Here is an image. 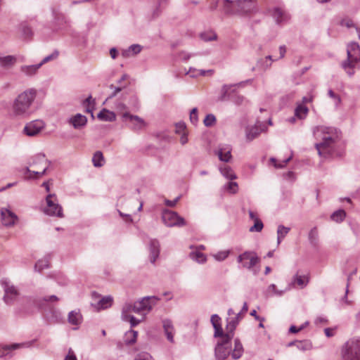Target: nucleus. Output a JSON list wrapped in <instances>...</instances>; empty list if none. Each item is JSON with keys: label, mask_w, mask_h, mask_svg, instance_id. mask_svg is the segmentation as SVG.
Returning a JSON list of instances; mask_svg holds the SVG:
<instances>
[{"label": "nucleus", "mask_w": 360, "mask_h": 360, "mask_svg": "<svg viewBox=\"0 0 360 360\" xmlns=\"http://www.w3.org/2000/svg\"><path fill=\"white\" fill-rule=\"evenodd\" d=\"M313 135L316 140L315 148L319 155L325 158L332 155L338 139L337 129L330 127L317 126L313 129Z\"/></svg>", "instance_id": "f257e3e1"}, {"label": "nucleus", "mask_w": 360, "mask_h": 360, "mask_svg": "<svg viewBox=\"0 0 360 360\" xmlns=\"http://www.w3.org/2000/svg\"><path fill=\"white\" fill-rule=\"evenodd\" d=\"M37 95V91L34 88L27 89L19 94L12 105L13 114L22 118L30 116L32 112V107Z\"/></svg>", "instance_id": "f03ea898"}, {"label": "nucleus", "mask_w": 360, "mask_h": 360, "mask_svg": "<svg viewBox=\"0 0 360 360\" xmlns=\"http://www.w3.org/2000/svg\"><path fill=\"white\" fill-rule=\"evenodd\" d=\"M232 339L221 340L218 341L214 348V356L217 360H225L229 355H231L233 359H239L243 354V346L239 340H234V348L231 349Z\"/></svg>", "instance_id": "7ed1b4c3"}, {"label": "nucleus", "mask_w": 360, "mask_h": 360, "mask_svg": "<svg viewBox=\"0 0 360 360\" xmlns=\"http://www.w3.org/2000/svg\"><path fill=\"white\" fill-rule=\"evenodd\" d=\"M159 300L160 298L156 296H146L134 303L126 302L122 307V311L124 316H127V313H135L145 317Z\"/></svg>", "instance_id": "20e7f679"}, {"label": "nucleus", "mask_w": 360, "mask_h": 360, "mask_svg": "<svg viewBox=\"0 0 360 360\" xmlns=\"http://www.w3.org/2000/svg\"><path fill=\"white\" fill-rule=\"evenodd\" d=\"M29 165L31 167H35L38 170L42 169V171H31L29 167H26L24 172L25 177L26 179H33L34 175L36 178H39L45 174L50 165V162L48 161L44 154L40 153L33 156Z\"/></svg>", "instance_id": "39448f33"}, {"label": "nucleus", "mask_w": 360, "mask_h": 360, "mask_svg": "<svg viewBox=\"0 0 360 360\" xmlns=\"http://www.w3.org/2000/svg\"><path fill=\"white\" fill-rule=\"evenodd\" d=\"M342 360H360V338L348 340L342 347Z\"/></svg>", "instance_id": "423d86ee"}, {"label": "nucleus", "mask_w": 360, "mask_h": 360, "mask_svg": "<svg viewBox=\"0 0 360 360\" xmlns=\"http://www.w3.org/2000/svg\"><path fill=\"white\" fill-rule=\"evenodd\" d=\"M259 261V257L257 256V253L253 251H245L239 255L237 257V262L241 264L242 267L252 270L254 275H257L259 272V269H255V266Z\"/></svg>", "instance_id": "0eeeda50"}, {"label": "nucleus", "mask_w": 360, "mask_h": 360, "mask_svg": "<svg viewBox=\"0 0 360 360\" xmlns=\"http://www.w3.org/2000/svg\"><path fill=\"white\" fill-rule=\"evenodd\" d=\"M1 284L4 291V301L6 304H13L20 295L18 289L8 278H3Z\"/></svg>", "instance_id": "6e6552de"}, {"label": "nucleus", "mask_w": 360, "mask_h": 360, "mask_svg": "<svg viewBox=\"0 0 360 360\" xmlns=\"http://www.w3.org/2000/svg\"><path fill=\"white\" fill-rule=\"evenodd\" d=\"M46 206L44 209V212L49 216L59 218L63 217L62 207L58 203L56 197L54 194H49L46 198Z\"/></svg>", "instance_id": "1a4fd4ad"}, {"label": "nucleus", "mask_w": 360, "mask_h": 360, "mask_svg": "<svg viewBox=\"0 0 360 360\" xmlns=\"http://www.w3.org/2000/svg\"><path fill=\"white\" fill-rule=\"evenodd\" d=\"M347 60L342 63V67L346 70L352 68L360 60V47L358 43L351 42L347 46Z\"/></svg>", "instance_id": "9d476101"}, {"label": "nucleus", "mask_w": 360, "mask_h": 360, "mask_svg": "<svg viewBox=\"0 0 360 360\" xmlns=\"http://www.w3.org/2000/svg\"><path fill=\"white\" fill-rule=\"evenodd\" d=\"M237 14L247 15L258 11L257 0H236Z\"/></svg>", "instance_id": "9b49d317"}, {"label": "nucleus", "mask_w": 360, "mask_h": 360, "mask_svg": "<svg viewBox=\"0 0 360 360\" xmlns=\"http://www.w3.org/2000/svg\"><path fill=\"white\" fill-rule=\"evenodd\" d=\"M162 219L163 223L168 227L183 226L186 224L184 218L176 212L167 210L162 212Z\"/></svg>", "instance_id": "f8f14e48"}, {"label": "nucleus", "mask_w": 360, "mask_h": 360, "mask_svg": "<svg viewBox=\"0 0 360 360\" xmlns=\"http://www.w3.org/2000/svg\"><path fill=\"white\" fill-rule=\"evenodd\" d=\"M122 118L124 121L129 122L130 127L133 131L142 130L146 126V123L141 117L131 115L129 112H124L122 115Z\"/></svg>", "instance_id": "ddd939ff"}, {"label": "nucleus", "mask_w": 360, "mask_h": 360, "mask_svg": "<svg viewBox=\"0 0 360 360\" xmlns=\"http://www.w3.org/2000/svg\"><path fill=\"white\" fill-rule=\"evenodd\" d=\"M238 84V85H239ZM236 84L234 85H227L225 84L221 88V95L220 97L221 101H226V100H231L233 101L236 105H240L243 103L244 97L240 95L235 94L233 96H231L230 90L232 87L235 86Z\"/></svg>", "instance_id": "4468645a"}, {"label": "nucleus", "mask_w": 360, "mask_h": 360, "mask_svg": "<svg viewBox=\"0 0 360 360\" xmlns=\"http://www.w3.org/2000/svg\"><path fill=\"white\" fill-rule=\"evenodd\" d=\"M0 214L2 224L6 227L13 226L18 219V216L8 208H1Z\"/></svg>", "instance_id": "2eb2a0df"}, {"label": "nucleus", "mask_w": 360, "mask_h": 360, "mask_svg": "<svg viewBox=\"0 0 360 360\" xmlns=\"http://www.w3.org/2000/svg\"><path fill=\"white\" fill-rule=\"evenodd\" d=\"M44 127V123L42 120H36L27 123L24 127V133L29 136L37 135Z\"/></svg>", "instance_id": "dca6fc26"}, {"label": "nucleus", "mask_w": 360, "mask_h": 360, "mask_svg": "<svg viewBox=\"0 0 360 360\" xmlns=\"http://www.w3.org/2000/svg\"><path fill=\"white\" fill-rule=\"evenodd\" d=\"M267 12L274 19L276 23L278 25L286 22L290 18L289 15L279 7L269 8Z\"/></svg>", "instance_id": "f3484780"}, {"label": "nucleus", "mask_w": 360, "mask_h": 360, "mask_svg": "<svg viewBox=\"0 0 360 360\" xmlns=\"http://www.w3.org/2000/svg\"><path fill=\"white\" fill-rule=\"evenodd\" d=\"M32 345L31 342H22V343H14L11 345H6L0 349V358H11L12 356L10 354L11 350L18 349L20 348H27Z\"/></svg>", "instance_id": "a211bd4d"}, {"label": "nucleus", "mask_w": 360, "mask_h": 360, "mask_svg": "<svg viewBox=\"0 0 360 360\" xmlns=\"http://www.w3.org/2000/svg\"><path fill=\"white\" fill-rule=\"evenodd\" d=\"M265 131V127L263 124L257 122L255 125L246 128L245 134L248 141H251L257 138L262 131Z\"/></svg>", "instance_id": "6ab92c4d"}, {"label": "nucleus", "mask_w": 360, "mask_h": 360, "mask_svg": "<svg viewBox=\"0 0 360 360\" xmlns=\"http://www.w3.org/2000/svg\"><path fill=\"white\" fill-rule=\"evenodd\" d=\"M149 259L152 264H154L159 257L160 252V243L157 239H150L148 244Z\"/></svg>", "instance_id": "aec40b11"}, {"label": "nucleus", "mask_w": 360, "mask_h": 360, "mask_svg": "<svg viewBox=\"0 0 360 360\" xmlns=\"http://www.w3.org/2000/svg\"><path fill=\"white\" fill-rule=\"evenodd\" d=\"M162 328L167 340L173 343L174 342V335L175 334V329L172 321L169 319L162 320Z\"/></svg>", "instance_id": "412c9836"}, {"label": "nucleus", "mask_w": 360, "mask_h": 360, "mask_svg": "<svg viewBox=\"0 0 360 360\" xmlns=\"http://www.w3.org/2000/svg\"><path fill=\"white\" fill-rule=\"evenodd\" d=\"M68 122L72 124L75 129H80L86 124L87 118L86 116L77 113L70 117Z\"/></svg>", "instance_id": "4be33fe9"}, {"label": "nucleus", "mask_w": 360, "mask_h": 360, "mask_svg": "<svg viewBox=\"0 0 360 360\" xmlns=\"http://www.w3.org/2000/svg\"><path fill=\"white\" fill-rule=\"evenodd\" d=\"M216 154L221 161L228 162L232 158L231 148L230 146L219 147Z\"/></svg>", "instance_id": "5701e85b"}, {"label": "nucleus", "mask_w": 360, "mask_h": 360, "mask_svg": "<svg viewBox=\"0 0 360 360\" xmlns=\"http://www.w3.org/2000/svg\"><path fill=\"white\" fill-rule=\"evenodd\" d=\"M113 302V299L111 296H105L99 299L96 303H92L91 305L97 310L105 309L109 308Z\"/></svg>", "instance_id": "b1692460"}, {"label": "nucleus", "mask_w": 360, "mask_h": 360, "mask_svg": "<svg viewBox=\"0 0 360 360\" xmlns=\"http://www.w3.org/2000/svg\"><path fill=\"white\" fill-rule=\"evenodd\" d=\"M238 318H228L226 319V330H227V334L226 335L228 339H233L234 336V331L239 323V321L237 320Z\"/></svg>", "instance_id": "393cba45"}, {"label": "nucleus", "mask_w": 360, "mask_h": 360, "mask_svg": "<svg viewBox=\"0 0 360 360\" xmlns=\"http://www.w3.org/2000/svg\"><path fill=\"white\" fill-rule=\"evenodd\" d=\"M41 67V64L39 63L31 65H22L20 67V72L27 76L31 77L34 75Z\"/></svg>", "instance_id": "a878e982"}, {"label": "nucleus", "mask_w": 360, "mask_h": 360, "mask_svg": "<svg viewBox=\"0 0 360 360\" xmlns=\"http://www.w3.org/2000/svg\"><path fill=\"white\" fill-rule=\"evenodd\" d=\"M98 118L102 121L112 122L116 119L115 114L107 109H103L97 115Z\"/></svg>", "instance_id": "bb28decb"}, {"label": "nucleus", "mask_w": 360, "mask_h": 360, "mask_svg": "<svg viewBox=\"0 0 360 360\" xmlns=\"http://www.w3.org/2000/svg\"><path fill=\"white\" fill-rule=\"evenodd\" d=\"M82 316L79 311L73 310L68 314V322L75 326H77L82 323Z\"/></svg>", "instance_id": "cd10ccee"}, {"label": "nucleus", "mask_w": 360, "mask_h": 360, "mask_svg": "<svg viewBox=\"0 0 360 360\" xmlns=\"http://www.w3.org/2000/svg\"><path fill=\"white\" fill-rule=\"evenodd\" d=\"M121 318L122 320L126 322H129L131 327H135L137 326L139 323H141L142 321L144 320L145 317L141 316V319H138L135 318L131 314L127 313V316H124L123 312L122 311L121 314Z\"/></svg>", "instance_id": "c85d7f7f"}, {"label": "nucleus", "mask_w": 360, "mask_h": 360, "mask_svg": "<svg viewBox=\"0 0 360 360\" xmlns=\"http://www.w3.org/2000/svg\"><path fill=\"white\" fill-rule=\"evenodd\" d=\"M16 61L17 59L13 56H0V65L5 68H11Z\"/></svg>", "instance_id": "c756f323"}, {"label": "nucleus", "mask_w": 360, "mask_h": 360, "mask_svg": "<svg viewBox=\"0 0 360 360\" xmlns=\"http://www.w3.org/2000/svg\"><path fill=\"white\" fill-rule=\"evenodd\" d=\"M309 112L308 108L303 104H297L295 110V116L300 119L304 120Z\"/></svg>", "instance_id": "7c9ffc66"}, {"label": "nucleus", "mask_w": 360, "mask_h": 360, "mask_svg": "<svg viewBox=\"0 0 360 360\" xmlns=\"http://www.w3.org/2000/svg\"><path fill=\"white\" fill-rule=\"evenodd\" d=\"M141 51V46L139 44H133L131 45L128 49L124 50L122 53V56L124 58H128L137 53H140Z\"/></svg>", "instance_id": "2f4dec72"}, {"label": "nucleus", "mask_w": 360, "mask_h": 360, "mask_svg": "<svg viewBox=\"0 0 360 360\" xmlns=\"http://www.w3.org/2000/svg\"><path fill=\"white\" fill-rule=\"evenodd\" d=\"M235 1L224 0V10L226 14H237Z\"/></svg>", "instance_id": "473e14b6"}, {"label": "nucleus", "mask_w": 360, "mask_h": 360, "mask_svg": "<svg viewBox=\"0 0 360 360\" xmlns=\"http://www.w3.org/2000/svg\"><path fill=\"white\" fill-rule=\"evenodd\" d=\"M292 283H297L301 288H304L309 283V277L307 276H300L295 274L292 281Z\"/></svg>", "instance_id": "72a5a7b5"}, {"label": "nucleus", "mask_w": 360, "mask_h": 360, "mask_svg": "<svg viewBox=\"0 0 360 360\" xmlns=\"http://www.w3.org/2000/svg\"><path fill=\"white\" fill-rule=\"evenodd\" d=\"M290 229L289 227L284 226L283 225H279L277 229V243L279 245L282 240L289 233Z\"/></svg>", "instance_id": "f704fd0d"}, {"label": "nucleus", "mask_w": 360, "mask_h": 360, "mask_svg": "<svg viewBox=\"0 0 360 360\" xmlns=\"http://www.w3.org/2000/svg\"><path fill=\"white\" fill-rule=\"evenodd\" d=\"M190 257L199 264H204L207 261V257L205 254L199 251H194L190 253Z\"/></svg>", "instance_id": "c9c22d12"}, {"label": "nucleus", "mask_w": 360, "mask_h": 360, "mask_svg": "<svg viewBox=\"0 0 360 360\" xmlns=\"http://www.w3.org/2000/svg\"><path fill=\"white\" fill-rule=\"evenodd\" d=\"M92 162L94 167H101L104 164V157L101 151H96L92 158Z\"/></svg>", "instance_id": "e433bc0d"}, {"label": "nucleus", "mask_w": 360, "mask_h": 360, "mask_svg": "<svg viewBox=\"0 0 360 360\" xmlns=\"http://www.w3.org/2000/svg\"><path fill=\"white\" fill-rule=\"evenodd\" d=\"M219 171L221 174L228 179H236V175L233 172L232 169L229 166H224L219 168Z\"/></svg>", "instance_id": "4c0bfd02"}, {"label": "nucleus", "mask_w": 360, "mask_h": 360, "mask_svg": "<svg viewBox=\"0 0 360 360\" xmlns=\"http://www.w3.org/2000/svg\"><path fill=\"white\" fill-rule=\"evenodd\" d=\"M212 70H197L193 68H190L188 71L186 72L187 75H190L191 77H195L198 75L205 76L206 73L212 74Z\"/></svg>", "instance_id": "58836bf2"}, {"label": "nucleus", "mask_w": 360, "mask_h": 360, "mask_svg": "<svg viewBox=\"0 0 360 360\" xmlns=\"http://www.w3.org/2000/svg\"><path fill=\"white\" fill-rule=\"evenodd\" d=\"M308 238L311 245H316L317 244L319 240V231L317 227L314 226L310 230Z\"/></svg>", "instance_id": "ea45409f"}, {"label": "nucleus", "mask_w": 360, "mask_h": 360, "mask_svg": "<svg viewBox=\"0 0 360 360\" xmlns=\"http://www.w3.org/2000/svg\"><path fill=\"white\" fill-rule=\"evenodd\" d=\"M200 39L204 41H210L217 39V34L212 30L202 32Z\"/></svg>", "instance_id": "a19ab883"}, {"label": "nucleus", "mask_w": 360, "mask_h": 360, "mask_svg": "<svg viewBox=\"0 0 360 360\" xmlns=\"http://www.w3.org/2000/svg\"><path fill=\"white\" fill-rule=\"evenodd\" d=\"M49 266V262L47 258H44L43 259H39L37 262L34 266V269L36 271L40 272L44 269L48 268Z\"/></svg>", "instance_id": "79ce46f5"}, {"label": "nucleus", "mask_w": 360, "mask_h": 360, "mask_svg": "<svg viewBox=\"0 0 360 360\" xmlns=\"http://www.w3.org/2000/svg\"><path fill=\"white\" fill-rule=\"evenodd\" d=\"M346 213L344 210H340L338 211L334 212L331 215V219L337 221V222H341L344 220L345 218Z\"/></svg>", "instance_id": "37998d69"}, {"label": "nucleus", "mask_w": 360, "mask_h": 360, "mask_svg": "<svg viewBox=\"0 0 360 360\" xmlns=\"http://www.w3.org/2000/svg\"><path fill=\"white\" fill-rule=\"evenodd\" d=\"M20 30L25 38H30L33 34L31 27L25 22L20 25Z\"/></svg>", "instance_id": "c03bdc74"}, {"label": "nucleus", "mask_w": 360, "mask_h": 360, "mask_svg": "<svg viewBox=\"0 0 360 360\" xmlns=\"http://www.w3.org/2000/svg\"><path fill=\"white\" fill-rule=\"evenodd\" d=\"M213 328L214 329V338H221V340H226V335L227 334V330L226 331V333H224L223 330V328L221 327V325L217 326H216V325H214V326Z\"/></svg>", "instance_id": "a18cd8bd"}, {"label": "nucleus", "mask_w": 360, "mask_h": 360, "mask_svg": "<svg viewBox=\"0 0 360 360\" xmlns=\"http://www.w3.org/2000/svg\"><path fill=\"white\" fill-rule=\"evenodd\" d=\"M229 254L230 250H222L212 255V257L215 260L218 262H222L229 257Z\"/></svg>", "instance_id": "49530a36"}, {"label": "nucleus", "mask_w": 360, "mask_h": 360, "mask_svg": "<svg viewBox=\"0 0 360 360\" xmlns=\"http://www.w3.org/2000/svg\"><path fill=\"white\" fill-rule=\"evenodd\" d=\"M328 96L333 101L335 107H338L341 103L340 96L335 94L332 89H328Z\"/></svg>", "instance_id": "de8ad7c7"}, {"label": "nucleus", "mask_w": 360, "mask_h": 360, "mask_svg": "<svg viewBox=\"0 0 360 360\" xmlns=\"http://www.w3.org/2000/svg\"><path fill=\"white\" fill-rule=\"evenodd\" d=\"M83 105L86 108V112H91L92 114V111L94 105V100H92L91 96H89L83 103Z\"/></svg>", "instance_id": "09e8293b"}, {"label": "nucleus", "mask_w": 360, "mask_h": 360, "mask_svg": "<svg viewBox=\"0 0 360 360\" xmlns=\"http://www.w3.org/2000/svg\"><path fill=\"white\" fill-rule=\"evenodd\" d=\"M264 227V224L261 219H257L255 221V224L252 226H251L249 229L250 232H260L262 231Z\"/></svg>", "instance_id": "8fccbe9b"}, {"label": "nucleus", "mask_w": 360, "mask_h": 360, "mask_svg": "<svg viewBox=\"0 0 360 360\" xmlns=\"http://www.w3.org/2000/svg\"><path fill=\"white\" fill-rule=\"evenodd\" d=\"M215 122H216V117L212 114L207 115L206 117H205L204 120H203L204 124L206 127H211V126H212L215 123Z\"/></svg>", "instance_id": "3c124183"}, {"label": "nucleus", "mask_w": 360, "mask_h": 360, "mask_svg": "<svg viewBox=\"0 0 360 360\" xmlns=\"http://www.w3.org/2000/svg\"><path fill=\"white\" fill-rule=\"evenodd\" d=\"M59 55V53L58 51H54L51 54L46 56L42 60L41 63H39V64H41V66L44 64V63H46L51 60H55L58 58Z\"/></svg>", "instance_id": "603ef678"}, {"label": "nucleus", "mask_w": 360, "mask_h": 360, "mask_svg": "<svg viewBox=\"0 0 360 360\" xmlns=\"http://www.w3.org/2000/svg\"><path fill=\"white\" fill-rule=\"evenodd\" d=\"M291 160V157H289L286 158L285 160H283L282 163H277V160L274 158H271L270 159V161L274 163V165L276 168H283L284 167L287 163Z\"/></svg>", "instance_id": "864d4df0"}, {"label": "nucleus", "mask_w": 360, "mask_h": 360, "mask_svg": "<svg viewBox=\"0 0 360 360\" xmlns=\"http://www.w3.org/2000/svg\"><path fill=\"white\" fill-rule=\"evenodd\" d=\"M190 120L192 124L194 125L197 124L198 122V109L196 108H194L191 110L190 112Z\"/></svg>", "instance_id": "5fc2aeb1"}, {"label": "nucleus", "mask_w": 360, "mask_h": 360, "mask_svg": "<svg viewBox=\"0 0 360 360\" xmlns=\"http://www.w3.org/2000/svg\"><path fill=\"white\" fill-rule=\"evenodd\" d=\"M135 360H154L151 355L147 352H142L139 354Z\"/></svg>", "instance_id": "6e6d98bb"}, {"label": "nucleus", "mask_w": 360, "mask_h": 360, "mask_svg": "<svg viewBox=\"0 0 360 360\" xmlns=\"http://www.w3.org/2000/svg\"><path fill=\"white\" fill-rule=\"evenodd\" d=\"M227 189L231 193H236L238 191V184L236 182H229L227 184Z\"/></svg>", "instance_id": "4d7b16f0"}, {"label": "nucleus", "mask_w": 360, "mask_h": 360, "mask_svg": "<svg viewBox=\"0 0 360 360\" xmlns=\"http://www.w3.org/2000/svg\"><path fill=\"white\" fill-rule=\"evenodd\" d=\"M210 321L213 327L214 326V325H216V326L221 325V318L217 314H213L211 316Z\"/></svg>", "instance_id": "13d9d810"}, {"label": "nucleus", "mask_w": 360, "mask_h": 360, "mask_svg": "<svg viewBox=\"0 0 360 360\" xmlns=\"http://www.w3.org/2000/svg\"><path fill=\"white\" fill-rule=\"evenodd\" d=\"M179 199H180V196L176 198L173 200H166L165 201V205L167 206L172 207H174L176 205V204L177 203V202L179 201Z\"/></svg>", "instance_id": "bf43d9fd"}, {"label": "nucleus", "mask_w": 360, "mask_h": 360, "mask_svg": "<svg viewBox=\"0 0 360 360\" xmlns=\"http://www.w3.org/2000/svg\"><path fill=\"white\" fill-rule=\"evenodd\" d=\"M110 89H114V91L112 93L111 95H110L108 96V99L113 98L122 90L121 87H114V86L112 84H111L110 86Z\"/></svg>", "instance_id": "052dcab7"}, {"label": "nucleus", "mask_w": 360, "mask_h": 360, "mask_svg": "<svg viewBox=\"0 0 360 360\" xmlns=\"http://www.w3.org/2000/svg\"><path fill=\"white\" fill-rule=\"evenodd\" d=\"M43 300L44 302H57L59 300V298L56 295H50V296H46L43 298Z\"/></svg>", "instance_id": "680f3d73"}, {"label": "nucleus", "mask_w": 360, "mask_h": 360, "mask_svg": "<svg viewBox=\"0 0 360 360\" xmlns=\"http://www.w3.org/2000/svg\"><path fill=\"white\" fill-rule=\"evenodd\" d=\"M304 329V326H300L299 328L295 326H291L289 328V332L291 333H297Z\"/></svg>", "instance_id": "e2e57ef3"}, {"label": "nucleus", "mask_w": 360, "mask_h": 360, "mask_svg": "<svg viewBox=\"0 0 360 360\" xmlns=\"http://www.w3.org/2000/svg\"><path fill=\"white\" fill-rule=\"evenodd\" d=\"M65 360H77V357L71 349H69L68 354L65 356Z\"/></svg>", "instance_id": "0e129e2a"}, {"label": "nucleus", "mask_w": 360, "mask_h": 360, "mask_svg": "<svg viewBox=\"0 0 360 360\" xmlns=\"http://www.w3.org/2000/svg\"><path fill=\"white\" fill-rule=\"evenodd\" d=\"M25 300L27 302V303H32L34 305L39 306V307L41 306V304L35 298H33V297H26Z\"/></svg>", "instance_id": "69168bd1"}, {"label": "nucleus", "mask_w": 360, "mask_h": 360, "mask_svg": "<svg viewBox=\"0 0 360 360\" xmlns=\"http://www.w3.org/2000/svg\"><path fill=\"white\" fill-rule=\"evenodd\" d=\"M128 333L133 335V338L129 340H127V343L131 345L136 342V337H137V332L131 330L129 331Z\"/></svg>", "instance_id": "338daca9"}, {"label": "nucleus", "mask_w": 360, "mask_h": 360, "mask_svg": "<svg viewBox=\"0 0 360 360\" xmlns=\"http://www.w3.org/2000/svg\"><path fill=\"white\" fill-rule=\"evenodd\" d=\"M191 55L188 53L187 52L182 51L179 54V57L184 60H187L191 58Z\"/></svg>", "instance_id": "774afa93"}]
</instances>
